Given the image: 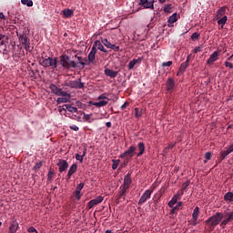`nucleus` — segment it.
Here are the masks:
<instances>
[{
  "mask_svg": "<svg viewBox=\"0 0 233 233\" xmlns=\"http://www.w3.org/2000/svg\"><path fill=\"white\" fill-rule=\"evenodd\" d=\"M138 150L139 152L137 153V157H141V156L145 154V143L143 142L138 143Z\"/></svg>",
  "mask_w": 233,
  "mask_h": 233,
  "instance_id": "nucleus-25",
  "label": "nucleus"
},
{
  "mask_svg": "<svg viewBox=\"0 0 233 233\" xmlns=\"http://www.w3.org/2000/svg\"><path fill=\"white\" fill-rule=\"evenodd\" d=\"M227 14V6H222L217 11L216 19H220V17H225Z\"/></svg>",
  "mask_w": 233,
  "mask_h": 233,
  "instance_id": "nucleus-22",
  "label": "nucleus"
},
{
  "mask_svg": "<svg viewBox=\"0 0 233 233\" xmlns=\"http://www.w3.org/2000/svg\"><path fill=\"white\" fill-rule=\"evenodd\" d=\"M62 14H63L64 17H66L68 19L69 17H72V15H74V10H72V9H64L62 11Z\"/></svg>",
  "mask_w": 233,
  "mask_h": 233,
  "instance_id": "nucleus-26",
  "label": "nucleus"
},
{
  "mask_svg": "<svg viewBox=\"0 0 233 233\" xmlns=\"http://www.w3.org/2000/svg\"><path fill=\"white\" fill-rule=\"evenodd\" d=\"M68 101H70V98L67 97H58L56 99L57 105H61V103H68Z\"/></svg>",
  "mask_w": 233,
  "mask_h": 233,
  "instance_id": "nucleus-36",
  "label": "nucleus"
},
{
  "mask_svg": "<svg viewBox=\"0 0 233 233\" xmlns=\"http://www.w3.org/2000/svg\"><path fill=\"white\" fill-rule=\"evenodd\" d=\"M49 88H50L52 94H55V96H58L59 92H61V88L57 87V86H56V84H51L49 86Z\"/></svg>",
  "mask_w": 233,
  "mask_h": 233,
  "instance_id": "nucleus-24",
  "label": "nucleus"
},
{
  "mask_svg": "<svg viewBox=\"0 0 233 233\" xmlns=\"http://www.w3.org/2000/svg\"><path fill=\"white\" fill-rule=\"evenodd\" d=\"M67 112H71L72 114H77V107L72 106L70 104L63 105L62 106H59L58 111L61 113L65 112L64 115L66 116H68Z\"/></svg>",
  "mask_w": 233,
  "mask_h": 233,
  "instance_id": "nucleus-5",
  "label": "nucleus"
},
{
  "mask_svg": "<svg viewBox=\"0 0 233 233\" xmlns=\"http://www.w3.org/2000/svg\"><path fill=\"white\" fill-rule=\"evenodd\" d=\"M190 57H191V55L187 56V60H186L187 64H188L190 62Z\"/></svg>",
  "mask_w": 233,
  "mask_h": 233,
  "instance_id": "nucleus-63",
  "label": "nucleus"
},
{
  "mask_svg": "<svg viewBox=\"0 0 233 233\" xmlns=\"http://www.w3.org/2000/svg\"><path fill=\"white\" fill-rule=\"evenodd\" d=\"M92 48H96V50H100V52H104L105 54H106V49H105V46H103V44L101 43V41L96 40L94 43V46H92Z\"/></svg>",
  "mask_w": 233,
  "mask_h": 233,
  "instance_id": "nucleus-18",
  "label": "nucleus"
},
{
  "mask_svg": "<svg viewBox=\"0 0 233 233\" xmlns=\"http://www.w3.org/2000/svg\"><path fill=\"white\" fill-rule=\"evenodd\" d=\"M165 14H171L172 13V5L168 4L164 6Z\"/></svg>",
  "mask_w": 233,
  "mask_h": 233,
  "instance_id": "nucleus-38",
  "label": "nucleus"
},
{
  "mask_svg": "<svg viewBox=\"0 0 233 233\" xmlns=\"http://www.w3.org/2000/svg\"><path fill=\"white\" fill-rule=\"evenodd\" d=\"M53 177H54V171L50 170L47 174V181H52Z\"/></svg>",
  "mask_w": 233,
  "mask_h": 233,
  "instance_id": "nucleus-49",
  "label": "nucleus"
},
{
  "mask_svg": "<svg viewBox=\"0 0 233 233\" xmlns=\"http://www.w3.org/2000/svg\"><path fill=\"white\" fill-rule=\"evenodd\" d=\"M177 21V13H175L172 15H170L167 19L168 28H172V26H174V23H176Z\"/></svg>",
  "mask_w": 233,
  "mask_h": 233,
  "instance_id": "nucleus-19",
  "label": "nucleus"
},
{
  "mask_svg": "<svg viewBox=\"0 0 233 233\" xmlns=\"http://www.w3.org/2000/svg\"><path fill=\"white\" fill-rule=\"evenodd\" d=\"M106 127H107V128H111L112 127V123L111 122H106Z\"/></svg>",
  "mask_w": 233,
  "mask_h": 233,
  "instance_id": "nucleus-62",
  "label": "nucleus"
},
{
  "mask_svg": "<svg viewBox=\"0 0 233 233\" xmlns=\"http://www.w3.org/2000/svg\"><path fill=\"white\" fill-rule=\"evenodd\" d=\"M118 166H119V160H116V161L113 160V165H112L113 170H116Z\"/></svg>",
  "mask_w": 233,
  "mask_h": 233,
  "instance_id": "nucleus-47",
  "label": "nucleus"
},
{
  "mask_svg": "<svg viewBox=\"0 0 233 233\" xmlns=\"http://www.w3.org/2000/svg\"><path fill=\"white\" fill-rule=\"evenodd\" d=\"M83 116H84L85 121H86L87 123H92V121L90 120L92 117V114L88 115V114L83 113Z\"/></svg>",
  "mask_w": 233,
  "mask_h": 233,
  "instance_id": "nucleus-43",
  "label": "nucleus"
},
{
  "mask_svg": "<svg viewBox=\"0 0 233 233\" xmlns=\"http://www.w3.org/2000/svg\"><path fill=\"white\" fill-rule=\"evenodd\" d=\"M141 116H143V110L138 107H136L135 108V117L139 118V117H141Z\"/></svg>",
  "mask_w": 233,
  "mask_h": 233,
  "instance_id": "nucleus-35",
  "label": "nucleus"
},
{
  "mask_svg": "<svg viewBox=\"0 0 233 233\" xmlns=\"http://www.w3.org/2000/svg\"><path fill=\"white\" fill-rule=\"evenodd\" d=\"M162 66H172V61H167L162 63Z\"/></svg>",
  "mask_w": 233,
  "mask_h": 233,
  "instance_id": "nucleus-56",
  "label": "nucleus"
},
{
  "mask_svg": "<svg viewBox=\"0 0 233 233\" xmlns=\"http://www.w3.org/2000/svg\"><path fill=\"white\" fill-rule=\"evenodd\" d=\"M19 227V224H17L16 221H14L11 226L9 227L10 233H15L17 232V228Z\"/></svg>",
  "mask_w": 233,
  "mask_h": 233,
  "instance_id": "nucleus-30",
  "label": "nucleus"
},
{
  "mask_svg": "<svg viewBox=\"0 0 233 233\" xmlns=\"http://www.w3.org/2000/svg\"><path fill=\"white\" fill-rule=\"evenodd\" d=\"M151 196L152 190L147 189L141 196L140 199L138 200V205H144V203H147V200L150 199Z\"/></svg>",
  "mask_w": 233,
  "mask_h": 233,
  "instance_id": "nucleus-9",
  "label": "nucleus"
},
{
  "mask_svg": "<svg viewBox=\"0 0 233 233\" xmlns=\"http://www.w3.org/2000/svg\"><path fill=\"white\" fill-rule=\"evenodd\" d=\"M58 96H61L62 97H66L67 99H70L71 97L70 94L66 91H63V89H60Z\"/></svg>",
  "mask_w": 233,
  "mask_h": 233,
  "instance_id": "nucleus-37",
  "label": "nucleus"
},
{
  "mask_svg": "<svg viewBox=\"0 0 233 233\" xmlns=\"http://www.w3.org/2000/svg\"><path fill=\"white\" fill-rule=\"evenodd\" d=\"M227 150H228V152L229 154H232V152H233V144L230 145V146L227 148Z\"/></svg>",
  "mask_w": 233,
  "mask_h": 233,
  "instance_id": "nucleus-58",
  "label": "nucleus"
},
{
  "mask_svg": "<svg viewBox=\"0 0 233 233\" xmlns=\"http://www.w3.org/2000/svg\"><path fill=\"white\" fill-rule=\"evenodd\" d=\"M69 128L71 130H74L75 132H79V127H77L76 125L70 126Z\"/></svg>",
  "mask_w": 233,
  "mask_h": 233,
  "instance_id": "nucleus-54",
  "label": "nucleus"
},
{
  "mask_svg": "<svg viewBox=\"0 0 233 233\" xmlns=\"http://www.w3.org/2000/svg\"><path fill=\"white\" fill-rule=\"evenodd\" d=\"M191 39H192V41H196V40L199 39V33H193L191 35Z\"/></svg>",
  "mask_w": 233,
  "mask_h": 233,
  "instance_id": "nucleus-46",
  "label": "nucleus"
},
{
  "mask_svg": "<svg viewBox=\"0 0 233 233\" xmlns=\"http://www.w3.org/2000/svg\"><path fill=\"white\" fill-rule=\"evenodd\" d=\"M41 167H43V162L40 161L35 165L34 170H39V168H41Z\"/></svg>",
  "mask_w": 233,
  "mask_h": 233,
  "instance_id": "nucleus-48",
  "label": "nucleus"
},
{
  "mask_svg": "<svg viewBox=\"0 0 233 233\" xmlns=\"http://www.w3.org/2000/svg\"><path fill=\"white\" fill-rule=\"evenodd\" d=\"M198 52H201V47H196L194 49V54H198Z\"/></svg>",
  "mask_w": 233,
  "mask_h": 233,
  "instance_id": "nucleus-61",
  "label": "nucleus"
},
{
  "mask_svg": "<svg viewBox=\"0 0 233 233\" xmlns=\"http://www.w3.org/2000/svg\"><path fill=\"white\" fill-rule=\"evenodd\" d=\"M224 201H228L229 203H232L233 201V193L232 192H228L224 196Z\"/></svg>",
  "mask_w": 233,
  "mask_h": 233,
  "instance_id": "nucleus-31",
  "label": "nucleus"
},
{
  "mask_svg": "<svg viewBox=\"0 0 233 233\" xmlns=\"http://www.w3.org/2000/svg\"><path fill=\"white\" fill-rule=\"evenodd\" d=\"M187 68H188V64H187V62L182 63L178 69L177 76H179V74H184Z\"/></svg>",
  "mask_w": 233,
  "mask_h": 233,
  "instance_id": "nucleus-29",
  "label": "nucleus"
},
{
  "mask_svg": "<svg viewBox=\"0 0 233 233\" xmlns=\"http://www.w3.org/2000/svg\"><path fill=\"white\" fill-rule=\"evenodd\" d=\"M77 172V164H73L68 170L69 176H74Z\"/></svg>",
  "mask_w": 233,
  "mask_h": 233,
  "instance_id": "nucleus-33",
  "label": "nucleus"
},
{
  "mask_svg": "<svg viewBox=\"0 0 233 233\" xmlns=\"http://www.w3.org/2000/svg\"><path fill=\"white\" fill-rule=\"evenodd\" d=\"M97 99L98 101H107L108 103V97L106 96V94H102L98 96Z\"/></svg>",
  "mask_w": 233,
  "mask_h": 233,
  "instance_id": "nucleus-44",
  "label": "nucleus"
},
{
  "mask_svg": "<svg viewBox=\"0 0 233 233\" xmlns=\"http://www.w3.org/2000/svg\"><path fill=\"white\" fill-rule=\"evenodd\" d=\"M176 147V144H169L167 147L166 150H169L170 148H174Z\"/></svg>",
  "mask_w": 233,
  "mask_h": 233,
  "instance_id": "nucleus-60",
  "label": "nucleus"
},
{
  "mask_svg": "<svg viewBox=\"0 0 233 233\" xmlns=\"http://www.w3.org/2000/svg\"><path fill=\"white\" fill-rule=\"evenodd\" d=\"M96 54H97V49L96 47H92L89 52L87 58L89 59V63H94L96 61Z\"/></svg>",
  "mask_w": 233,
  "mask_h": 233,
  "instance_id": "nucleus-20",
  "label": "nucleus"
},
{
  "mask_svg": "<svg viewBox=\"0 0 233 233\" xmlns=\"http://www.w3.org/2000/svg\"><path fill=\"white\" fill-rule=\"evenodd\" d=\"M183 194H184V192L176 194V195L171 198V200L168 202V207H169L170 208H174V206L176 205V203H177V199H179V197H180V196H183Z\"/></svg>",
  "mask_w": 233,
  "mask_h": 233,
  "instance_id": "nucleus-17",
  "label": "nucleus"
},
{
  "mask_svg": "<svg viewBox=\"0 0 233 233\" xmlns=\"http://www.w3.org/2000/svg\"><path fill=\"white\" fill-rule=\"evenodd\" d=\"M103 199H104L103 197L99 196L96 198L90 200L87 204L88 208L89 209L94 208L96 205H99V203H102Z\"/></svg>",
  "mask_w": 233,
  "mask_h": 233,
  "instance_id": "nucleus-12",
  "label": "nucleus"
},
{
  "mask_svg": "<svg viewBox=\"0 0 233 233\" xmlns=\"http://www.w3.org/2000/svg\"><path fill=\"white\" fill-rule=\"evenodd\" d=\"M76 59H77V61L79 62V63H81V61H83V57H81V56H76Z\"/></svg>",
  "mask_w": 233,
  "mask_h": 233,
  "instance_id": "nucleus-64",
  "label": "nucleus"
},
{
  "mask_svg": "<svg viewBox=\"0 0 233 233\" xmlns=\"http://www.w3.org/2000/svg\"><path fill=\"white\" fill-rule=\"evenodd\" d=\"M189 182H186L182 185V189L181 192H183L184 190H187V188L188 187Z\"/></svg>",
  "mask_w": 233,
  "mask_h": 233,
  "instance_id": "nucleus-55",
  "label": "nucleus"
},
{
  "mask_svg": "<svg viewBox=\"0 0 233 233\" xmlns=\"http://www.w3.org/2000/svg\"><path fill=\"white\" fill-rule=\"evenodd\" d=\"M132 183V178H130V174H127L125 176L124 183L120 187L125 188L126 190H128L130 188V184Z\"/></svg>",
  "mask_w": 233,
  "mask_h": 233,
  "instance_id": "nucleus-15",
  "label": "nucleus"
},
{
  "mask_svg": "<svg viewBox=\"0 0 233 233\" xmlns=\"http://www.w3.org/2000/svg\"><path fill=\"white\" fill-rule=\"evenodd\" d=\"M225 66H227L228 68H233V64L228 62V61H226L225 62Z\"/></svg>",
  "mask_w": 233,
  "mask_h": 233,
  "instance_id": "nucleus-57",
  "label": "nucleus"
},
{
  "mask_svg": "<svg viewBox=\"0 0 233 233\" xmlns=\"http://www.w3.org/2000/svg\"><path fill=\"white\" fill-rule=\"evenodd\" d=\"M154 0H140L139 5L144 6V8H151V10H154Z\"/></svg>",
  "mask_w": 233,
  "mask_h": 233,
  "instance_id": "nucleus-13",
  "label": "nucleus"
},
{
  "mask_svg": "<svg viewBox=\"0 0 233 233\" xmlns=\"http://www.w3.org/2000/svg\"><path fill=\"white\" fill-rule=\"evenodd\" d=\"M223 213L217 212L215 215L206 220V224L211 225V227H218V224L221 222V219H223Z\"/></svg>",
  "mask_w": 233,
  "mask_h": 233,
  "instance_id": "nucleus-3",
  "label": "nucleus"
},
{
  "mask_svg": "<svg viewBox=\"0 0 233 233\" xmlns=\"http://www.w3.org/2000/svg\"><path fill=\"white\" fill-rule=\"evenodd\" d=\"M111 50H114V52H119V46L114 45V44H111Z\"/></svg>",
  "mask_w": 233,
  "mask_h": 233,
  "instance_id": "nucleus-51",
  "label": "nucleus"
},
{
  "mask_svg": "<svg viewBox=\"0 0 233 233\" xmlns=\"http://www.w3.org/2000/svg\"><path fill=\"white\" fill-rule=\"evenodd\" d=\"M60 65L63 68L69 70V68H77V64L74 60H70V56L63 55L60 56Z\"/></svg>",
  "mask_w": 233,
  "mask_h": 233,
  "instance_id": "nucleus-1",
  "label": "nucleus"
},
{
  "mask_svg": "<svg viewBox=\"0 0 233 233\" xmlns=\"http://www.w3.org/2000/svg\"><path fill=\"white\" fill-rule=\"evenodd\" d=\"M174 86H176V82L174 81V78L169 77L166 82V90H167V92H172Z\"/></svg>",
  "mask_w": 233,
  "mask_h": 233,
  "instance_id": "nucleus-14",
  "label": "nucleus"
},
{
  "mask_svg": "<svg viewBox=\"0 0 233 233\" xmlns=\"http://www.w3.org/2000/svg\"><path fill=\"white\" fill-rule=\"evenodd\" d=\"M105 75L111 78L117 77V72L108 68L105 69Z\"/></svg>",
  "mask_w": 233,
  "mask_h": 233,
  "instance_id": "nucleus-23",
  "label": "nucleus"
},
{
  "mask_svg": "<svg viewBox=\"0 0 233 233\" xmlns=\"http://www.w3.org/2000/svg\"><path fill=\"white\" fill-rule=\"evenodd\" d=\"M83 188H85V183H80L77 185L76 191L77 194H81V190H83Z\"/></svg>",
  "mask_w": 233,
  "mask_h": 233,
  "instance_id": "nucleus-42",
  "label": "nucleus"
},
{
  "mask_svg": "<svg viewBox=\"0 0 233 233\" xmlns=\"http://www.w3.org/2000/svg\"><path fill=\"white\" fill-rule=\"evenodd\" d=\"M75 198L76 199V201H79L81 199V193H77V191H75L74 193Z\"/></svg>",
  "mask_w": 233,
  "mask_h": 233,
  "instance_id": "nucleus-50",
  "label": "nucleus"
},
{
  "mask_svg": "<svg viewBox=\"0 0 233 233\" xmlns=\"http://www.w3.org/2000/svg\"><path fill=\"white\" fill-rule=\"evenodd\" d=\"M139 61H141L139 58L131 60L128 64V69L132 70L136 66V65L139 63Z\"/></svg>",
  "mask_w": 233,
  "mask_h": 233,
  "instance_id": "nucleus-34",
  "label": "nucleus"
},
{
  "mask_svg": "<svg viewBox=\"0 0 233 233\" xmlns=\"http://www.w3.org/2000/svg\"><path fill=\"white\" fill-rule=\"evenodd\" d=\"M227 21H228V17L227 15H224L223 17H220L218 19V25H221V28L227 25Z\"/></svg>",
  "mask_w": 233,
  "mask_h": 233,
  "instance_id": "nucleus-28",
  "label": "nucleus"
},
{
  "mask_svg": "<svg viewBox=\"0 0 233 233\" xmlns=\"http://www.w3.org/2000/svg\"><path fill=\"white\" fill-rule=\"evenodd\" d=\"M65 86H69L70 88H85V83L81 82L80 78L78 80L66 82Z\"/></svg>",
  "mask_w": 233,
  "mask_h": 233,
  "instance_id": "nucleus-6",
  "label": "nucleus"
},
{
  "mask_svg": "<svg viewBox=\"0 0 233 233\" xmlns=\"http://www.w3.org/2000/svg\"><path fill=\"white\" fill-rule=\"evenodd\" d=\"M228 154H230V153L228 152V149L221 151L220 152V161H223L227 157V156H228Z\"/></svg>",
  "mask_w": 233,
  "mask_h": 233,
  "instance_id": "nucleus-39",
  "label": "nucleus"
},
{
  "mask_svg": "<svg viewBox=\"0 0 233 233\" xmlns=\"http://www.w3.org/2000/svg\"><path fill=\"white\" fill-rule=\"evenodd\" d=\"M27 232L28 233H37V229H35V228H34V227H30L29 228H27Z\"/></svg>",
  "mask_w": 233,
  "mask_h": 233,
  "instance_id": "nucleus-53",
  "label": "nucleus"
},
{
  "mask_svg": "<svg viewBox=\"0 0 233 233\" xmlns=\"http://www.w3.org/2000/svg\"><path fill=\"white\" fill-rule=\"evenodd\" d=\"M21 3L25 6H34V2L32 0H21Z\"/></svg>",
  "mask_w": 233,
  "mask_h": 233,
  "instance_id": "nucleus-41",
  "label": "nucleus"
},
{
  "mask_svg": "<svg viewBox=\"0 0 233 233\" xmlns=\"http://www.w3.org/2000/svg\"><path fill=\"white\" fill-rule=\"evenodd\" d=\"M90 105L96 106V108H101L102 106H106L108 105V100H99L98 102H89Z\"/></svg>",
  "mask_w": 233,
  "mask_h": 233,
  "instance_id": "nucleus-21",
  "label": "nucleus"
},
{
  "mask_svg": "<svg viewBox=\"0 0 233 233\" xmlns=\"http://www.w3.org/2000/svg\"><path fill=\"white\" fill-rule=\"evenodd\" d=\"M85 156H86V148L84 149L82 155H79L78 153L76 154V161H79V163H83V159H85Z\"/></svg>",
  "mask_w": 233,
  "mask_h": 233,
  "instance_id": "nucleus-27",
  "label": "nucleus"
},
{
  "mask_svg": "<svg viewBox=\"0 0 233 233\" xmlns=\"http://www.w3.org/2000/svg\"><path fill=\"white\" fill-rule=\"evenodd\" d=\"M205 157H206L207 161H210V159L212 157V153L211 152H207L205 154Z\"/></svg>",
  "mask_w": 233,
  "mask_h": 233,
  "instance_id": "nucleus-52",
  "label": "nucleus"
},
{
  "mask_svg": "<svg viewBox=\"0 0 233 233\" xmlns=\"http://www.w3.org/2000/svg\"><path fill=\"white\" fill-rule=\"evenodd\" d=\"M90 60L88 58H84L82 61L79 62V65L82 66V68H85V66L90 65Z\"/></svg>",
  "mask_w": 233,
  "mask_h": 233,
  "instance_id": "nucleus-40",
  "label": "nucleus"
},
{
  "mask_svg": "<svg viewBox=\"0 0 233 233\" xmlns=\"http://www.w3.org/2000/svg\"><path fill=\"white\" fill-rule=\"evenodd\" d=\"M136 150V146H131L126 152L120 155V157H134Z\"/></svg>",
  "mask_w": 233,
  "mask_h": 233,
  "instance_id": "nucleus-10",
  "label": "nucleus"
},
{
  "mask_svg": "<svg viewBox=\"0 0 233 233\" xmlns=\"http://www.w3.org/2000/svg\"><path fill=\"white\" fill-rule=\"evenodd\" d=\"M102 43L106 46V48H110L112 46V43H110L107 38L102 39Z\"/></svg>",
  "mask_w": 233,
  "mask_h": 233,
  "instance_id": "nucleus-45",
  "label": "nucleus"
},
{
  "mask_svg": "<svg viewBox=\"0 0 233 233\" xmlns=\"http://www.w3.org/2000/svg\"><path fill=\"white\" fill-rule=\"evenodd\" d=\"M127 106H128V102H125L122 106H121V110H125V108H127Z\"/></svg>",
  "mask_w": 233,
  "mask_h": 233,
  "instance_id": "nucleus-59",
  "label": "nucleus"
},
{
  "mask_svg": "<svg viewBox=\"0 0 233 233\" xmlns=\"http://www.w3.org/2000/svg\"><path fill=\"white\" fill-rule=\"evenodd\" d=\"M198 217H199V208L196 207L194 208V211H193V214H192L193 221H198Z\"/></svg>",
  "mask_w": 233,
  "mask_h": 233,
  "instance_id": "nucleus-32",
  "label": "nucleus"
},
{
  "mask_svg": "<svg viewBox=\"0 0 233 233\" xmlns=\"http://www.w3.org/2000/svg\"><path fill=\"white\" fill-rule=\"evenodd\" d=\"M218 57H219V53H218V51L213 52L210 55L209 58L208 59L207 64L213 65L214 63H216V61H218Z\"/></svg>",
  "mask_w": 233,
  "mask_h": 233,
  "instance_id": "nucleus-16",
  "label": "nucleus"
},
{
  "mask_svg": "<svg viewBox=\"0 0 233 233\" xmlns=\"http://www.w3.org/2000/svg\"><path fill=\"white\" fill-rule=\"evenodd\" d=\"M39 65H41V66H44V68H48L50 66H53V68H57V58L56 57H47V58L42 57L39 60Z\"/></svg>",
  "mask_w": 233,
  "mask_h": 233,
  "instance_id": "nucleus-2",
  "label": "nucleus"
},
{
  "mask_svg": "<svg viewBox=\"0 0 233 233\" xmlns=\"http://www.w3.org/2000/svg\"><path fill=\"white\" fill-rule=\"evenodd\" d=\"M19 43L23 45L25 50L26 52H32V49H30V39L28 36H26V34H22L18 36Z\"/></svg>",
  "mask_w": 233,
  "mask_h": 233,
  "instance_id": "nucleus-4",
  "label": "nucleus"
},
{
  "mask_svg": "<svg viewBox=\"0 0 233 233\" xmlns=\"http://www.w3.org/2000/svg\"><path fill=\"white\" fill-rule=\"evenodd\" d=\"M56 166L58 167L59 172H66V170L68 168V162H66L65 159H59Z\"/></svg>",
  "mask_w": 233,
  "mask_h": 233,
  "instance_id": "nucleus-11",
  "label": "nucleus"
},
{
  "mask_svg": "<svg viewBox=\"0 0 233 233\" xmlns=\"http://www.w3.org/2000/svg\"><path fill=\"white\" fill-rule=\"evenodd\" d=\"M127 190L124 187H119V192L116 195V204L119 205V203H121L122 201H125L126 198H127Z\"/></svg>",
  "mask_w": 233,
  "mask_h": 233,
  "instance_id": "nucleus-8",
  "label": "nucleus"
},
{
  "mask_svg": "<svg viewBox=\"0 0 233 233\" xmlns=\"http://www.w3.org/2000/svg\"><path fill=\"white\" fill-rule=\"evenodd\" d=\"M231 221H233V211L226 212L225 219L220 223V227H222V228H225V227H227V225H228V223H230Z\"/></svg>",
  "mask_w": 233,
  "mask_h": 233,
  "instance_id": "nucleus-7",
  "label": "nucleus"
}]
</instances>
